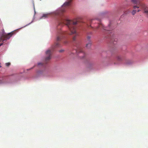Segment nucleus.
<instances>
[{"label": "nucleus", "instance_id": "f257e3e1", "mask_svg": "<svg viewBox=\"0 0 148 148\" xmlns=\"http://www.w3.org/2000/svg\"><path fill=\"white\" fill-rule=\"evenodd\" d=\"M14 33V32H12L6 34L3 30H2L0 33V42L2 40L3 42L9 39Z\"/></svg>", "mask_w": 148, "mask_h": 148}, {"label": "nucleus", "instance_id": "f03ea898", "mask_svg": "<svg viewBox=\"0 0 148 148\" xmlns=\"http://www.w3.org/2000/svg\"><path fill=\"white\" fill-rule=\"evenodd\" d=\"M132 2L135 4H138L142 9L144 10V12L146 13L148 15V8L147 7L146 5L143 3L140 2L139 0H136V1L135 0H132Z\"/></svg>", "mask_w": 148, "mask_h": 148}, {"label": "nucleus", "instance_id": "7ed1b4c3", "mask_svg": "<svg viewBox=\"0 0 148 148\" xmlns=\"http://www.w3.org/2000/svg\"><path fill=\"white\" fill-rule=\"evenodd\" d=\"M73 51H75L77 55L82 58H83L85 56V53L81 47H78L77 50Z\"/></svg>", "mask_w": 148, "mask_h": 148}, {"label": "nucleus", "instance_id": "20e7f679", "mask_svg": "<svg viewBox=\"0 0 148 148\" xmlns=\"http://www.w3.org/2000/svg\"><path fill=\"white\" fill-rule=\"evenodd\" d=\"M98 26L97 27H95V28L96 29H101L102 28L104 30L106 31V33L107 34H109L110 33H111V32L108 30H107L105 28V27H104L103 26V25L101 23H100L98 24Z\"/></svg>", "mask_w": 148, "mask_h": 148}, {"label": "nucleus", "instance_id": "39448f33", "mask_svg": "<svg viewBox=\"0 0 148 148\" xmlns=\"http://www.w3.org/2000/svg\"><path fill=\"white\" fill-rule=\"evenodd\" d=\"M116 58L117 61L119 62H121L123 59V58L122 56L119 55L117 56Z\"/></svg>", "mask_w": 148, "mask_h": 148}, {"label": "nucleus", "instance_id": "423d86ee", "mask_svg": "<svg viewBox=\"0 0 148 148\" xmlns=\"http://www.w3.org/2000/svg\"><path fill=\"white\" fill-rule=\"evenodd\" d=\"M87 43L86 44V47L87 48H89L91 46L92 44V42L91 40H89V41H87Z\"/></svg>", "mask_w": 148, "mask_h": 148}, {"label": "nucleus", "instance_id": "0eeeda50", "mask_svg": "<svg viewBox=\"0 0 148 148\" xmlns=\"http://www.w3.org/2000/svg\"><path fill=\"white\" fill-rule=\"evenodd\" d=\"M136 12V10H134L132 12V15H134Z\"/></svg>", "mask_w": 148, "mask_h": 148}, {"label": "nucleus", "instance_id": "6e6552de", "mask_svg": "<svg viewBox=\"0 0 148 148\" xmlns=\"http://www.w3.org/2000/svg\"><path fill=\"white\" fill-rule=\"evenodd\" d=\"M139 3H138V4H136V5H137L138 6H136V5L134 6H133V8H134V9H136V8H139V7H140L139 6Z\"/></svg>", "mask_w": 148, "mask_h": 148}, {"label": "nucleus", "instance_id": "1a4fd4ad", "mask_svg": "<svg viewBox=\"0 0 148 148\" xmlns=\"http://www.w3.org/2000/svg\"><path fill=\"white\" fill-rule=\"evenodd\" d=\"M49 14H44L42 16V18H43L44 17V18H46L48 16Z\"/></svg>", "mask_w": 148, "mask_h": 148}, {"label": "nucleus", "instance_id": "9d476101", "mask_svg": "<svg viewBox=\"0 0 148 148\" xmlns=\"http://www.w3.org/2000/svg\"><path fill=\"white\" fill-rule=\"evenodd\" d=\"M90 36H88L87 37V41H89V40H90Z\"/></svg>", "mask_w": 148, "mask_h": 148}, {"label": "nucleus", "instance_id": "9b49d317", "mask_svg": "<svg viewBox=\"0 0 148 148\" xmlns=\"http://www.w3.org/2000/svg\"><path fill=\"white\" fill-rule=\"evenodd\" d=\"M93 20V19L90 20H89L88 21V22L87 23V25H88V23H90L92 22V21Z\"/></svg>", "mask_w": 148, "mask_h": 148}, {"label": "nucleus", "instance_id": "f8f14e48", "mask_svg": "<svg viewBox=\"0 0 148 148\" xmlns=\"http://www.w3.org/2000/svg\"><path fill=\"white\" fill-rule=\"evenodd\" d=\"M10 65V63H6V65L7 66H9Z\"/></svg>", "mask_w": 148, "mask_h": 148}, {"label": "nucleus", "instance_id": "ddd939ff", "mask_svg": "<svg viewBox=\"0 0 148 148\" xmlns=\"http://www.w3.org/2000/svg\"><path fill=\"white\" fill-rule=\"evenodd\" d=\"M42 64H43L42 63H41V62L38 63V65H42Z\"/></svg>", "mask_w": 148, "mask_h": 148}, {"label": "nucleus", "instance_id": "4468645a", "mask_svg": "<svg viewBox=\"0 0 148 148\" xmlns=\"http://www.w3.org/2000/svg\"><path fill=\"white\" fill-rule=\"evenodd\" d=\"M64 51V50H60L59 51V52H63Z\"/></svg>", "mask_w": 148, "mask_h": 148}, {"label": "nucleus", "instance_id": "2eb2a0df", "mask_svg": "<svg viewBox=\"0 0 148 148\" xmlns=\"http://www.w3.org/2000/svg\"><path fill=\"white\" fill-rule=\"evenodd\" d=\"M72 0H68L67 2H71Z\"/></svg>", "mask_w": 148, "mask_h": 148}, {"label": "nucleus", "instance_id": "dca6fc26", "mask_svg": "<svg viewBox=\"0 0 148 148\" xmlns=\"http://www.w3.org/2000/svg\"><path fill=\"white\" fill-rule=\"evenodd\" d=\"M3 43H1V44H0V47L1 45H3Z\"/></svg>", "mask_w": 148, "mask_h": 148}, {"label": "nucleus", "instance_id": "f3484780", "mask_svg": "<svg viewBox=\"0 0 148 148\" xmlns=\"http://www.w3.org/2000/svg\"><path fill=\"white\" fill-rule=\"evenodd\" d=\"M140 10H138V11H137V12H140Z\"/></svg>", "mask_w": 148, "mask_h": 148}, {"label": "nucleus", "instance_id": "a211bd4d", "mask_svg": "<svg viewBox=\"0 0 148 148\" xmlns=\"http://www.w3.org/2000/svg\"><path fill=\"white\" fill-rule=\"evenodd\" d=\"M1 67V64L0 63V67Z\"/></svg>", "mask_w": 148, "mask_h": 148}, {"label": "nucleus", "instance_id": "6ab92c4d", "mask_svg": "<svg viewBox=\"0 0 148 148\" xmlns=\"http://www.w3.org/2000/svg\"><path fill=\"white\" fill-rule=\"evenodd\" d=\"M135 1H136V0H135Z\"/></svg>", "mask_w": 148, "mask_h": 148}]
</instances>
